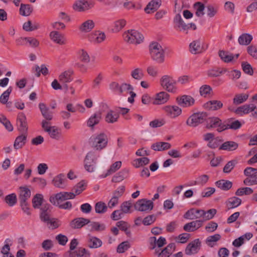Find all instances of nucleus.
I'll list each match as a JSON object with an SVG mask.
<instances>
[{
	"mask_svg": "<svg viewBox=\"0 0 257 257\" xmlns=\"http://www.w3.org/2000/svg\"><path fill=\"white\" fill-rule=\"evenodd\" d=\"M227 72L225 68H214L208 70L207 74L209 77H216Z\"/></svg>",
	"mask_w": 257,
	"mask_h": 257,
	"instance_id": "nucleus-44",
	"label": "nucleus"
},
{
	"mask_svg": "<svg viewBox=\"0 0 257 257\" xmlns=\"http://www.w3.org/2000/svg\"><path fill=\"white\" fill-rule=\"evenodd\" d=\"M86 188V183L84 181L82 180L79 182L76 186H75L73 188V192L75 194V196L77 195L80 194L83 190L85 189Z\"/></svg>",
	"mask_w": 257,
	"mask_h": 257,
	"instance_id": "nucleus-55",
	"label": "nucleus"
},
{
	"mask_svg": "<svg viewBox=\"0 0 257 257\" xmlns=\"http://www.w3.org/2000/svg\"><path fill=\"white\" fill-rule=\"evenodd\" d=\"M149 162L150 160L149 158L143 157L135 159L132 162V165L136 168H139L140 167L147 165Z\"/></svg>",
	"mask_w": 257,
	"mask_h": 257,
	"instance_id": "nucleus-53",
	"label": "nucleus"
},
{
	"mask_svg": "<svg viewBox=\"0 0 257 257\" xmlns=\"http://www.w3.org/2000/svg\"><path fill=\"white\" fill-rule=\"evenodd\" d=\"M39 107L45 119L51 120L53 119V112L44 103H39Z\"/></svg>",
	"mask_w": 257,
	"mask_h": 257,
	"instance_id": "nucleus-25",
	"label": "nucleus"
},
{
	"mask_svg": "<svg viewBox=\"0 0 257 257\" xmlns=\"http://www.w3.org/2000/svg\"><path fill=\"white\" fill-rule=\"evenodd\" d=\"M203 221L200 220L193 221L191 222L186 223L183 227V229L186 231L192 232L197 230L202 225Z\"/></svg>",
	"mask_w": 257,
	"mask_h": 257,
	"instance_id": "nucleus-23",
	"label": "nucleus"
},
{
	"mask_svg": "<svg viewBox=\"0 0 257 257\" xmlns=\"http://www.w3.org/2000/svg\"><path fill=\"white\" fill-rule=\"evenodd\" d=\"M43 200V195L42 194H36L32 199V204L34 208H38L41 205H42Z\"/></svg>",
	"mask_w": 257,
	"mask_h": 257,
	"instance_id": "nucleus-58",
	"label": "nucleus"
},
{
	"mask_svg": "<svg viewBox=\"0 0 257 257\" xmlns=\"http://www.w3.org/2000/svg\"><path fill=\"white\" fill-rule=\"evenodd\" d=\"M221 238V236L219 234H215L213 235L208 236L206 239V244L210 247H213L216 242L219 240Z\"/></svg>",
	"mask_w": 257,
	"mask_h": 257,
	"instance_id": "nucleus-52",
	"label": "nucleus"
},
{
	"mask_svg": "<svg viewBox=\"0 0 257 257\" xmlns=\"http://www.w3.org/2000/svg\"><path fill=\"white\" fill-rule=\"evenodd\" d=\"M94 6V2L92 0H76L74 3L72 8L77 12L87 11Z\"/></svg>",
	"mask_w": 257,
	"mask_h": 257,
	"instance_id": "nucleus-7",
	"label": "nucleus"
},
{
	"mask_svg": "<svg viewBox=\"0 0 257 257\" xmlns=\"http://www.w3.org/2000/svg\"><path fill=\"white\" fill-rule=\"evenodd\" d=\"M252 40V36L248 34H243L240 35L238 39V43L241 45H248Z\"/></svg>",
	"mask_w": 257,
	"mask_h": 257,
	"instance_id": "nucleus-49",
	"label": "nucleus"
},
{
	"mask_svg": "<svg viewBox=\"0 0 257 257\" xmlns=\"http://www.w3.org/2000/svg\"><path fill=\"white\" fill-rule=\"evenodd\" d=\"M17 124L19 131L22 134H26L28 130V124L25 114L20 112L17 116Z\"/></svg>",
	"mask_w": 257,
	"mask_h": 257,
	"instance_id": "nucleus-14",
	"label": "nucleus"
},
{
	"mask_svg": "<svg viewBox=\"0 0 257 257\" xmlns=\"http://www.w3.org/2000/svg\"><path fill=\"white\" fill-rule=\"evenodd\" d=\"M78 54L79 59L81 62L85 63L89 62L90 58L88 54L86 51L84 50L83 49H81L79 50Z\"/></svg>",
	"mask_w": 257,
	"mask_h": 257,
	"instance_id": "nucleus-64",
	"label": "nucleus"
},
{
	"mask_svg": "<svg viewBox=\"0 0 257 257\" xmlns=\"http://www.w3.org/2000/svg\"><path fill=\"white\" fill-rule=\"evenodd\" d=\"M171 147V144L167 142H157L152 144L151 146V148L156 151H163L169 149Z\"/></svg>",
	"mask_w": 257,
	"mask_h": 257,
	"instance_id": "nucleus-37",
	"label": "nucleus"
},
{
	"mask_svg": "<svg viewBox=\"0 0 257 257\" xmlns=\"http://www.w3.org/2000/svg\"><path fill=\"white\" fill-rule=\"evenodd\" d=\"M40 28L39 24L37 22L33 23L31 21L29 20L24 23L23 29L26 32H31L38 29Z\"/></svg>",
	"mask_w": 257,
	"mask_h": 257,
	"instance_id": "nucleus-41",
	"label": "nucleus"
},
{
	"mask_svg": "<svg viewBox=\"0 0 257 257\" xmlns=\"http://www.w3.org/2000/svg\"><path fill=\"white\" fill-rule=\"evenodd\" d=\"M248 95L244 93L236 94L233 99V103L234 105H239L245 102L248 98Z\"/></svg>",
	"mask_w": 257,
	"mask_h": 257,
	"instance_id": "nucleus-47",
	"label": "nucleus"
},
{
	"mask_svg": "<svg viewBox=\"0 0 257 257\" xmlns=\"http://www.w3.org/2000/svg\"><path fill=\"white\" fill-rule=\"evenodd\" d=\"M131 76L135 80H140L144 77V73L142 68H136L131 71Z\"/></svg>",
	"mask_w": 257,
	"mask_h": 257,
	"instance_id": "nucleus-50",
	"label": "nucleus"
},
{
	"mask_svg": "<svg viewBox=\"0 0 257 257\" xmlns=\"http://www.w3.org/2000/svg\"><path fill=\"white\" fill-rule=\"evenodd\" d=\"M255 108V106L253 104L244 105L238 107L234 110V112L239 115H242L244 114H247L253 111Z\"/></svg>",
	"mask_w": 257,
	"mask_h": 257,
	"instance_id": "nucleus-33",
	"label": "nucleus"
},
{
	"mask_svg": "<svg viewBox=\"0 0 257 257\" xmlns=\"http://www.w3.org/2000/svg\"><path fill=\"white\" fill-rule=\"evenodd\" d=\"M125 187L120 186L112 193V196L107 203V207L112 208L118 204V199L123 195Z\"/></svg>",
	"mask_w": 257,
	"mask_h": 257,
	"instance_id": "nucleus-9",
	"label": "nucleus"
},
{
	"mask_svg": "<svg viewBox=\"0 0 257 257\" xmlns=\"http://www.w3.org/2000/svg\"><path fill=\"white\" fill-rule=\"evenodd\" d=\"M26 140V134H22L21 135L17 137L14 142V148L16 150L21 149L25 145Z\"/></svg>",
	"mask_w": 257,
	"mask_h": 257,
	"instance_id": "nucleus-35",
	"label": "nucleus"
},
{
	"mask_svg": "<svg viewBox=\"0 0 257 257\" xmlns=\"http://www.w3.org/2000/svg\"><path fill=\"white\" fill-rule=\"evenodd\" d=\"M92 146L97 151H100L105 149L108 143L107 135L102 133L91 138Z\"/></svg>",
	"mask_w": 257,
	"mask_h": 257,
	"instance_id": "nucleus-4",
	"label": "nucleus"
},
{
	"mask_svg": "<svg viewBox=\"0 0 257 257\" xmlns=\"http://www.w3.org/2000/svg\"><path fill=\"white\" fill-rule=\"evenodd\" d=\"M176 81L172 76L164 75L160 79V84L162 87L167 91L175 92L177 89L176 87Z\"/></svg>",
	"mask_w": 257,
	"mask_h": 257,
	"instance_id": "nucleus-8",
	"label": "nucleus"
},
{
	"mask_svg": "<svg viewBox=\"0 0 257 257\" xmlns=\"http://www.w3.org/2000/svg\"><path fill=\"white\" fill-rule=\"evenodd\" d=\"M107 206L103 202H98L95 205V210L97 213L102 214L106 212Z\"/></svg>",
	"mask_w": 257,
	"mask_h": 257,
	"instance_id": "nucleus-57",
	"label": "nucleus"
},
{
	"mask_svg": "<svg viewBox=\"0 0 257 257\" xmlns=\"http://www.w3.org/2000/svg\"><path fill=\"white\" fill-rule=\"evenodd\" d=\"M169 99V95L166 92L161 91L156 94L153 104L159 105L164 104L168 101Z\"/></svg>",
	"mask_w": 257,
	"mask_h": 257,
	"instance_id": "nucleus-21",
	"label": "nucleus"
},
{
	"mask_svg": "<svg viewBox=\"0 0 257 257\" xmlns=\"http://www.w3.org/2000/svg\"><path fill=\"white\" fill-rule=\"evenodd\" d=\"M90 220L82 217L77 218L71 221L70 226L73 228H80L89 223Z\"/></svg>",
	"mask_w": 257,
	"mask_h": 257,
	"instance_id": "nucleus-26",
	"label": "nucleus"
},
{
	"mask_svg": "<svg viewBox=\"0 0 257 257\" xmlns=\"http://www.w3.org/2000/svg\"><path fill=\"white\" fill-rule=\"evenodd\" d=\"M48 133L51 138L57 141L59 140L62 137L61 130L56 126H52Z\"/></svg>",
	"mask_w": 257,
	"mask_h": 257,
	"instance_id": "nucleus-42",
	"label": "nucleus"
},
{
	"mask_svg": "<svg viewBox=\"0 0 257 257\" xmlns=\"http://www.w3.org/2000/svg\"><path fill=\"white\" fill-rule=\"evenodd\" d=\"M189 48L190 52L194 54L201 53L203 51L200 40H195L191 43L189 45Z\"/></svg>",
	"mask_w": 257,
	"mask_h": 257,
	"instance_id": "nucleus-28",
	"label": "nucleus"
},
{
	"mask_svg": "<svg viewBox=\"0 0 257 257\" xmlns=\"http://www.w3.org/2000/svg\"><path fill=\"white\" fill-rule=\"evenodd\" d=\"M203 210L192 208L188 210L184 215L186 219L194 220L202 217Z\"/></svg>",
	"mask_w": 257,
	"mask_h": 257,
	"instance_id": "nucleus-19",
	"label": "nucleus"
},
{
	"mask_svg": "<svg viewBox=\"0 0 257 257\" xmlns=\"http://www.w3.org/2000/svg\"><path fill=\"white\" fill-rule=\"evenodd\" d=\"M163 110L171 118H175L182 113L181 108L177 105H166L163 107Z\"/></svg>",
	"mask_w": 257,
	"mask_h": 257,
	"instance_id": "nucleus-11",
	"label": "nucleus"
},
{
	"mask_svg": "<svg viewBox=\"0 0 257 257\" xmlns=\"http://www.w3.org/2000/svg\"><path fill=\"white\" fill-rule=\"evenodd\" d=\"M99 155L95 152H89L84 159V168L89 172L94 171L96 164V161Z\"/></svg>",
	"mask_w": 257,
	"mask_h": 257,
	"instance_id": "nucleus-5",
	"label": "nucleus"
},
{
	"mask_svg": "<svg viewBox=\"0 0 257 257\" xmlns=\"http://www.w3.org/2000/svg\"><path fill=\"white\" fill-rule=\"evenodd\" d=\"M241 200L236 197H233L229 198L226 202V205L228 209L237 207L240 205Z\"/></svg>",
	"mask_w": 257,
	"mask_h": 257,
	"instance_id": "nucleus-45",
	"label": "nucleus"
},
{
	"mask_svg": "<svg viewBox=\"0 0 257 257\" xmlns=\"http://www.w3.org/2000/svg\"><path fill=\"white\" fill-rule=\"evenodd\" d=\"M207 118V114L206 112L194 113L187 119L186 124L191 127H196L203 123Z\"/></svg>",
	"mask_w": 257,
	"mask_h": 257,
	"instance_id": "nucleus-6",
	"label": "nucleus"
},
{
	"mask_svg": "<svg viewBox=\"0 0 257 257\" xmlns=\"http://www.w3.org/2000/svg\"><path fill=\"white\" fill-rule=\"evenodd\" d=\"M133 90L134 87L132 85L127 83H122L120 84L119 94H122L124 92L129 93L131 96L128 98L127 100L131 103H133L134 102V98L136 96V94Z\"/></svg>",
	"mask_w": 257,
	"mask_h": 257,
	"instance_id": "nucleus-16",
	"label": "nucleus"
},
{
	"mask_svg": "<svg viewBox=\"0 0 257 257\" xmlns=\"http://www.w3.org/2000/svg\"><path fill=\"white\" fill-rule=\"evenodd\" d=\"M94 36H95L94 42L96 43H101L106 39L105 34L99 31L95 32Z\"/></svg>",
	"mask_w": 257,
	"mask_h": 257,
	"instance_id": "nucleus-61",
	"label": "nucleus"
},
{
	"mask_svg": "<svg viewBox=\"0 0 257 257\" xmlns=\"http://www.w3.org/2000/svg\"><path fill=\"white\" fill-rule=\"evenodd\" d=\"M5 200L10 206H13L17 203V196L15 193L9 194L5 197Z\"/></svg>",
	"mask_w": 257,
	"mask_h": 257,
	"instance_id": "nucleus-63",
	"label": "nucleus"
},
{
	"mask_svg": "<svg viewBox=\"0 0 257 257\" xmlns=\"http://www.w3.org/2000/svg\"><path fill=\"white\" fill-rule=\"evenodd\" d=\"M238 144L233 141H227L222 144L219 147V150L232 151L238 148Z\"/></svg>",
	"mask_w": 257,
	"mask_h": 257,
	"instance_id": "nucleus-40",
	"label": "nucleus"
},
{
	"mask_svg": "<svg viewBox=\"0 0 257 257\" xmlns=\"http://www.w3.org/2000/svg\"><path fill=\"white\" fill-rule=\"evenodd\" d=\"M73 71L69 69L61 73L59 75L58 80L60 83L63 85L64 90H67L68 89V83L73 80Z\"/></svg>",
	"mask_w": 257,
	"mask_h": 257,
	"instance_id": "nucleus-10",
	"label": "nucleus"
},
{
	"mask_svg": "<svg viewBox=\"0 0 257 257\" xmlns=\"http://www.w3.org/2000/svg\"><path fill=\"white\" fill-rule=\"evenodd\" d=\"M177 102L179 105L182 107H189L194 104V99L190 95H183L177 98Z\"/></svg>",
	"mask_w": 257,
	"mask_h": 257,
	"instance_id": "nucleus-18",
	"label": "nucleus"
},
{
	"mask_svg": "<svg viewBox=\"0 0 257 257\" xmlns=\"http://www.w3.org/2000/svg\"><path fill=\"white\" fill-rule=\"evenodd\" d=\"M49 36L51 39L57 44L64 45L66 43L64 36L58 31H54L51 32Z\"/></svg>",
	"mask_w": 257,
	"mask_h": 257,
	"instance_id": "nucleus-22",
	"label": "nucleus"
},
{
	"mask_svg": "<svg viewBox=\"0 0 257 257\" xmlns=\"http://www.w3.org/2000/svg\"><path fill=\"white\" fill-rule=\"evenodd\" d=\"M126 22L123 19H120L114 22L112 26V31L113 33L120 32L126 25Z\"/></svg>",
	"mask_w": 257,
	"mask_h": 257,
	"instance_id": "nucleus-38",
	"label": "nucleus"
},
{
	"mask_svg": "<svg viewBox=\"0 0 257 257\" xmlns=\"http://www.w3.org/2000/svg\"><path fill=\"white\" fill-rule=\"evenodd\" d=\"M94 27V22L92 20L88 19L80 25L78 29L81 33H86L91 32Z\"/></svg>",
	"mask_w": 257,
	"mask_h": 257,
	"instance_id": "nucleus-20",
	"label": "nucleus"
},
{
	"mask_svg": "<svg viewBox=\"0 0 257 257\" xmlns=\"http://www.w3.org/2000/svg\"><path fill=\"white\" fill-rule=\"evenodd\" d=\"M226 122L228 124V129L236 130L241 126V123L238 120H234L233 118L228 119Z\"/></svg>",
	"mask_w": 257,
	"mask_h": 257,
	"instance_id": "nucleus-54",
	"label": "nucleus"
},
{
	"mask_svg": "<svg viewBox=\"0 0 257 257\" xmlns=\"http://www.w3.org/2000/svg\"><path fill=\"white\" fill-rule=\"evenodd\" d=\"M121 161H117L115 162L114 163L112 164L110 167V168L107 170V173L103 177H106L107 176H109L114 172H115L116 171H117L121 167Z\"/></svg>",
	"mask_w": 257,
	"mask_h": 257,
	"instance_id": "nucleus-56",
	"label": "nucleus"
},
{
	"mask_svg": "<svg viewBox=\"0 0 257 257\" xmlns=\"http://www.w3.org/2000/svg\"><path fill=\"white\" fill-rule=\"evenodd\" d=\"M194 8L196 10L195 14L197 16L200 17L204 15V6L200 2L196 3L194 5Z\"/></svg>",
	"mask_w": 257,
	"mask_h": 257,
	"instance_id": "nucleus-59",
	"label": "nucleus"
},
{
	"mask_svg": "<svg viewBox=\"0 0 257 257\" xmlns=\"http://www.w3.org/2000/svg\"><path fill=\"white\" fill-rule=\"evenodd\" d=\"M51 206L49 204H43L40 208V218L42 221L47 224L49 228H56L60 224L57 219L51 217Z\"/></svg>",
	"mask_w": 257,
	"mask_h": 257,
	"instance_id": "nucleus-1",
	"label": "nucleus"
},
{
	"mask_svg": "<svg viewBox=\"0 0 257 257\" xmlns=\"http://www.w3.org/2000/svg\"><path fill=\"white\" fill-rule=\"evenodd\" d=\"M175 248L174 243L169 244L161 252L159 253L158 257H169L175 250Z\"/></svg>",
	"mask_w": 257,
	"mask_h": 257,
	"instance_id": "nucleus-36",
	"label": "nucleus"
},
{
	"mask_svg": "<svg viewBox=\"0 0 257 257\" xmlns=\"http://www.w3.org/2000/svg\"><path fill=\"white\" fill-rule=\"evenodd\" d=\"M174 28L179 31H183L186 34L188 33V30L189 26L186 24L180 14H177L174 18L173 20Z\"/></svg>",
	"mask_w": 257,
	"mask_h": 257,
	"instance_id": "nucleus-13",
	"label": "nucleus"
},
{
	"mask_svg": "<svg viewBox=\"0 0 257 257\" xmlns=\"http://www.w3.org/2000/svg\"><path fill=\"white\" fill-rule=\"evenodd\" d=\"M119 114L112 110H109L104 117V120L107 123H114L117 122Z\"/></svg>",
	"mask_w": 257,
	"mask_h": 257,
	"instance_id": "nucleus-27",
	"label": "nucleus"
},
{
	"mask_svg": "<svg viewBox=\"0 0 257 257\" xmlns=\"http://www.w3.org/2000/svg\"><path fill=\"white\" fill-rule=\"evenodd\" d=\"M221 119L217 117L210 118L207 121L206 127L207 128L217 127L219 125V123Z\"/></svg>",
	"mask_w": 257,
	"mask_h": 257,
	"instance_id": "nucleus-62",
	"label": "nucleus"
},
{
	"mask_svg": "<svg viewBox=\"0 0 257 257\" xmlns=\"http://www.w3.org/2000/svg\"><path fill=\"white\" fill-rule=\"evenodd\" d=\"M0 122L3 124L8 131L12 132L13 130V126L11 123L3 114H0Z\"/></svg>",
	"mask_w": 257,
	"mask_h": 257,
	"instance_id": "nucleus-60",
	"label": "nucleus"
},
{
	"mask_svg": "<svg viewBox=\"0 0 257 257\" xmlns=\"http://www.w3.org/2000/svg\"><path fill=\"white\" fill-rule=\"evenodd\" d=\"M161 0H152L147 6L145 11L147 14L154 13L161 5Z\"/></svg>",
	"mask_w": 257,
	"mask_h": 257,
	"instance_id": "nucleus-31",
	"label": "nucleus"
},
{
	"mask_svg": "<svg viewBox=\"0 0 257 257\" xmlns=\"http://www.w3.org/2000/svg\"><path fill=\"white\" fill-rule=\"evenodd\" d=\"M49 201L54 205H58L60 202L65 201V200L62 192H60L51 196Z\"/></svg>",
	"mask_w": 257,
	"mask_h": 257,
	"instance_id": "nucleus-48",
	"label": "nucleus"
},
{
	"mask_svg": "<svg viewBox=\"0 0 257 257\" xmlns=\"http://www.w3.org/2000/svg\"><path fill=\"white\" fill-rule=\"evenodd\" d=\"M30 196L31 191L29 188L25 187H21L20 188L19 198L20 202H28V201Z\"/></svg>",
	"mask_w": 257,
	"mask_h": 257,
	"instance_id": "nucleus-29",
	"label": "nucleus"
},
{
	"mask_svg": "<svg viewBox=\"0 0 257 257\" xmlns=\"http://www.w3.org/2000/svg\"><path fill=\"white\" fill-rule=\"evenodd\" d=\"M150 52L151 58L158 63L161 64L164 62V50L160 44L152 43L150 45Z\"/></svg>",
	"mask_w": 257,
	"mask_h": 257,
	"instance_id": "nucleus-2",
	"label": "nucleus"
},
{
	"mask_svg": "<svg viewBox=\"0 0 257 257\" xmlns=\"http://www.w3.org/2000/svg\"><path fill=\"white\" fill-rule=\"evenodd\" d=\"M122 36L125 42L135 45L141 44L144 39L143 35L135 30H130L125 32Z\"/></svg>",
	"mask_w": 257,
	"mask_h": 257,
	"instance_id": "nucleus-3",
	"label": "nucleus"
},
{
	"mask_svg": "<svg viewBox=\"0 0 257 257\" xmlns=\"http://www.w3.org/2000/svg\"><path fill=\"white\" fill-rule=\"evenodd\" d=\"M219 56L221 59L224 62L228 63L231 61L234 58V56L232 54H229L227 52L221 50L219 52ZM239 54H236L235 55V58L237 59L238 57Z\"/></svg>",
	"mask_w": 257,
	"mask_h": 257,
	"instance_id": "nucleus-39",
	"label": "nucleus"
},
{
	"mask_svg": "<svg viewBox=\"0 0 257 257\" xmlns=\"http://www.w3.org/2000/svg\"><path fill=\"white\" fill-rule=\"evenodd\" d=\"M53 185L58 188L64 189L67 186V179L63 174L56 176L52 180Z\"/></svg>",
	"mask_w": 257,
	"mask_h": 257,
	"instance_id": "nucleus-17",
	"label": "nucleus"
},
{
	"mask_svg": "<svg viewBox=\"0 0 257 257\" xmlns=\"http://www.w3.org/2000/svg\"><path fill=\"white\" fill-rule=\"evenodd\" d=\"M32 8L28 4H21L20 14L23 16H29L32 12Z\"/></svg>",
	"mask_w": 257,
	"mask_h": 257,
	"instance_id": "nucleus-51",
	"label": "nucleus"
},
{
	"mask_svg": "<svg viewBox=\"0 0 257 257\" xmlns=\"http://www.w3.org/2000/svg\"><path fill=\"white\" fill-rule=\"evenodd\" d=\"M87 244L90 248H96L100 247L102 242L101 240L95 236L88 235L87 237Z\"/></svg>",
	"mask_w": 257,
	"mask_h": 257,
	"instance_id": "nucleus-32",
	"label": "nucleus"
},
{
	"mask_svg": "<svg viewBox=\"0 0 257 257\" xmlns=\"http://www.w3.org/2000/svg\"><path fill=\"white\" fill-rule=\"evenodd\" d=\"M215 184L217 187L224 191L228 190L232 186L231 181L225 180H219L216 182Z\"/></svg>",
	"mask_w": 257,
	"mask_h": 257,
	"instance_id": "nucleus-43",
	"label": "nucleus"
},
{
	"mask_svg": "<svg viewBox=\"0 0 257 257\" xmlns=\"http://www.w3.org/2000/svg\"><path fill=\"white\" fill-rule=\"evenodd\" d=\"M101 119V113L100 112H96L92 115L87 121V125L90 127H93L97 124Z\"/></svg>",
	"mask_w": 257,
	"mask_h": 257,
	"instance_id": "nucleus-30",
	"label": "nucleus"
},
{
	"mask_svg": "<svg viewBox=\"0 0 257 257\" xmlns=\"http://www.w3.org/2000/svg\"><path fill=\"white\" fill-rule=\"evenodd\" d=\"M201 242L199 239H195L190 242L186 247L185 252L187 255L197 253L200 249Z\"/></svg>",
	"mask_w": 257,
	"mask_h": 257,
	"instance_id": "nucleus-15",
	"label": "nucleus"
},
{
	"mask_svg": "<svg viewBox=\"0 0 257 257\" xmlns=\"http://www.w3.org/2000/svg\"><path fill=\"white\" fill-rule=\"evenodd\" d=\"M223 106V103L219 100H212L207 102L205 104L206 108L211 110H217Z\"/></svg>",
	"mask_w": 257,
	"mask_h": 257,
	"instance_id": "nucleus-34",
	"label": "nucleus"
},
{
	"mask_svg": "<svg viewBox=\"0 0 257 257\" xmlns=\"http://www.w3.org/2000/svg\"><path fill=\"white\" fill-rule=\"evenodd\" d=\"M89 223L88 226L91 231H101L104 230L105 228L104 224L100 223L98 222H90Z\"/></svg>",
	"mask_w": 257,
	"mask_h": 257,
	"instance_id": "nucleus-46",
	"label": "nucleus"
},
{
	"mask_svg": "<svg viewBox=\"0 0 257 257\" xmlns=\"http://www.w3.org/2000/svg\"><path fill=\"white\" fill-rule=\"evenodd\" d=\"M154 204L152 200L145 199L138 200L135 204V209L140 211H147L151 210L153 208Z\"/></svg>",
	"mask_w": 257,
	"mask_h": 257,
	"instance_id": "nucleus-12",
	"label": "nucleus"
},
{
	"mask_svg": "<svg viewBox=\"0 0 257 257\" xmlns=\"http://www.w3.org/2000/svg\"><path fill=\"white\" fill-rule=\"evenodd\" d=\"M257 173V168H253L252 167H247L244 170V174L247 177L243 181L244 185L248 186L250 184L249 180L253 179L254 175Z\"/></svg>",
	"mask_w": 257,
	"mask_h": 257,
	"instance_id": "nucleus-24",
	"label": "nucleus"
}]
</instances>
